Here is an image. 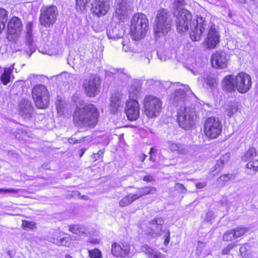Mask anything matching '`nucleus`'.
<instances>
[{"label":"nucleus","instance_id":"nucleus-1","mask_svg":"<svg viewBox=\"0 0 258 258\" xmlns=\"http://www.w3.org/2000/svg\"><path fill=\"white\" fill-rule=\"evenodd\" d=\"M192 15L186 9H181L179 12L176 20L177 30L179 32H184L190 29V37L192 41H199L204 31L207 28L208 23L205 18L198 17L191 21Z\"/></svg>","mask_w":258,"mask_h":258},{"label":"nucleus","instance_id":"nucleus-2","mask_svg":"<svg viewBox=\"0 0 258 258\" xmlns=\"http://www.w3.org/2000/svg\"><path fill=\"white\" fill-rule=\"evenodd\" d=\"M99 117L98 109L93 104L77 107L73 114L74 123L81 127L94 128Z\"/></svg>","mask_w":258,"mask_h":258},{"label":"nucleus","instance_id":"nucleus-3","mask_svg":"<svg viewBox=\"0 0 258 258\" xmlns=\"http://www.w3.org/2000/svg\"><path fill=\"white\" fill-rule=\"evenodd\" d=\"M148 28V20L145 15L137 13L134 15L130 26L131 34L134 40H139L146 35Z\"/></svg>","mask_w":258,"mask_h":258},{"label":"nucleus","instance_id":"nucleus-4","mask_svg":"<svg viewBox=\"0 0 258 258\" xmlns=\"http://www.w3.org/2000/svg\"><path fill=\"white\" fill-rule=\"evenodd\" d=\"M171 16L165 9L158 11L154 26L155 37L159 38L167 34L171 29Z\"/></svg>","mask_w":258,"mask_h":258},{"label":"nucleus","instance_id":"nucleus-5","mask_svg":"<svg viewBox=\"0 0 258 258\" xmlns=\"http://www.w3.org/2000/svg\"><path fill=\"white\" fill-rule=\"evenodd\" d=\"M177 110V120L179 126L184 130L190 129L196 122L197 115L192 104L181 107Z\"/></svg>","mask_w":258,"mask_h":258},{"label":"nucleus","instance_id":"nucleus-6","mask_svg":"<svg viewBox=\"0 0 258 258\" xmlns=\"http://www.w3.org/2000/svg\"><path fill=\"white\" fill-rule=\"evenodd\" d=\"M190 96H195L188 86H182V88L177 89L172 98V103L178 108L190 105Z\"/></svg>","mask_w":258,"mask_h":258},{"label":"nucleus","instance_id":"nucleus-7","mask_svg":"<svg viewBox=\"0 0 258 258\" xmlns=\"http://www.w3.org/2000/svg\"><path fill=\"white\" fill-rule=\"evenodd\" d=\"M58 11L56 6H42L39 18L40 24L45 28L52 26L56 21Z\"/></svg>","mask_w":258,"mask_h":258},{"label":"nucleus","instance_id":"nucleus-8","mask_svg":"<svg viewBox=\"0 0 258 258\" xmlns=\"http://www.w3.org/2000/svg\"><path fill=\"white\" fill-rule=\"evenodd\" d=\"M162 101L153 95H146L144 100L145 113L149 118L159 115L162 108Z\"/></svg>","mask_w":258,"mask_h":258},{"label":"nucleus","instance_id":"nucleus-9","mask_svg":"<svg viewBox=\"0 0 258 258\" xmlns=\"http://www.w3.org/2000/svg\"><path fill=\"white\" fill-rule=\"evenodd\" d=\"M32 95L37 108L44 109L48 106V92L44 85H38L34 86L32 91Z\"/></svg>","mask_w":258,"mask_h":258},{"label":"nucleus","instance_id":"nucleus-10","mask_svg":"<svg viewBox=\"0 0 258 258\" xmlns=\"http://www.w3.org/2000/svg\"><path fill=\"white\" fill-rule=\"evenodd\" d=\"M222 129V123L217 117H208L204 122V132L205 135L210 139L217 138L221 134Z\"/></svg>","mask_w":258,"mask_h":258},{"label":"nucleus","instance_id":"nucleus-11","mask_svg":"<svg viewBox=\"0 0 258 258\" xmlns=\"http://www.w3.org/2000/svg\"><path fill=\"white\" fill-rule=\"evenodd\" d=\"M100 84V78L95 75H91L86 78L83 82V88L86 95L89 97L95 96L99 92Z\"/></svg>","mask_w":258,"mask_h":258},{"label":"nucleus","instance_id":"nucleus-12","mask_svg":"<svg viewBox=\"0 0 258 258\" xmlns=\"http://www.w3.org/2000/svg\"><path fill=\"white\" fill-rule=\"evenodd\" d=\"M236 88L241 93H246L251 86L250 76L245 73H239L235 76Z\"/></svg>","mask_w":258,"mask_h":258},{"label":"nucleus","instance_id":"nucleus-13","mask_svg":"<svg viewBox=\"0 0 258 258\" xmlns=\"http://www.w3.org/2000/svg\"><path fill=\"white\" fill-rule=\"evenodd\" d=\"M125 113L130 120H136L140 116V105L136 99H131L126 102Z\"/></svg>","mask_w":258,"mask_h":258},{"label":"nucleus","instance_id":"nucleus-14","mask_svg":"<svg viewBox=\"0 0 258 258\" xmlns=\"http://www.w3.org/2000/svg\"><path fill=\"white\" fill-rule=\"evenodd\" d=\"M130 249L131 245L127 242H123L121 243L113 242L111 245V253L114 256L116 257H129Z\"/></svg>","mask_w":258,"mask_h":258},{"label":"nucleus","instance_id":"nucleus-15","mask_svg":"<svg viewBox=\"0 0 258 258\" xmlns=\"http://www.w3.org/2000/svg\"><path fill=\"white\" fill-rule=\"evenodd\" d=\"M220 34L217 27L214 24L210 27L208 35L205 42L207 47L209 48H214L220 42Z\"/></svg>","mask_w":258,"mask_h":258},{"label":"nucleus","instance_id":"nucleus-16","mask_svg":"<svg viewBox=\"0 0 258 258\" xmlns=\"http://www.w3.org/2000/svg\"><path fill=\"white\" fill-rule=\"evenodd\" d=\"M257 156V151L255 148L251 147L249 149L243 157V160L245 161H248L246 164L247 168L252 169L253 171L252 174L256 172L258 169V159H254Z\"/></svg>","mask_w":258,"mask_h":258},{"label":"nucleus","instance_id":"nucleus-17","mask_svg":"<svg viewBox=\"0 0 258 258\" xmlns=\"http://www.w3.org/2000/svg\"><path fill=\"white\" fill-rule=\"evenodd\" d=\"M123 95L120 93H115L110 98L109 111L116 114L120 111L123 105Z\"/></svg>","mask_w":258,"mask_h":258},{"label":"nucleus","instance_id":"nucleus-18","mask_svg":"<svg viewBox=\"0 0 258 258\" xmlns=\"http://www.w3.org/2000/svg\"><path fill=\"white\" fill-rule=\"evenodd\" d=\"M23 29L21 20L17 17H13L8 24V33L18 37Z\"/></svg>","mask_w":258,"mask_h":258},{"label":"nucleus","instance_id":"nucleus-19","mask_svg":"<svg viewBox=\"0 0 258 258\" xmlns=\"http://www.w3.org/2000/svg\"><path fill=\"white\" fill-rule=\"evenodd\" d=\"M108 0H95L92 3L91 11L98 16L105 15L109 8Z\"/></svg>","mask_w":258,"mask_h":258},{"label":"nucleus","instance_id":"nucleus-20","mask_svg":"<svg viewBox=\"0 0 258 258\" xmlns=\"http://www.w3.org/2000/svg\"><path fill=\"white\" fill-rule=\"evenodd\" d=\"M228 59L224 51H217L212 54L211 63L216 68L223 69L226 67Z\"/></svg>","mask_w":258,"mask_h":258},{"label":"nucleus","instance_id":"nucleus-21","mask_svg":"<svg viewBox=\"0 0 258 258\" xmlns=\"http://www.w3.org/2000/svg\"><path fill=\"white\" fill-rule=\"evenodd\" d=\"M164 221L161 218H156L150 222L151 231L149 233L153 237H156L161 235L163 232Z\"/></svg>","mask_w":258,"mask_h":258},{"label":"nucleus","instance_id":"nucleus-22","mask_svg":"<svg viewBox=\"0 0 258 258\" xmlns=\"http://www.w3.org/2000/svg\"><path fill=\"white\" fill-rule=\"evenodd\" d=\"M19 114L24 118H29L33 112V107L30 101L23 99L19 103Z\"/></svg>","mask_w":258,"mask_h":258},{"label":"nucleus","instance_id":"nucleus-23","mask_svg":"<svg viewBox=\"0 0 258 258\" xmlns=\"http://www.w3.org/2000/svg\"><path fill=\"white\" fill-rule=\"evenodd\" d=\"M222 86L223 90L228 92H232L235 90V76L232 75L226 76L223 80Z\"/></svg>","mask_w":258,"mask_h":258},{"label":"nucleus","instance_id":"nucleus-24","mask_svg":"<svg viewBox=\"0 0 258 258\" xmlns=\"http://www.w3.org/2000/svg\"><path fill=\"white\" fill-rule=\"evenodd\" d=\"M157 189L155 187L145 186L143 187L138 188V191L136 193L133 194L136 200L138 199L147 195L155 194Z\"/></svg>","mask_w":258,"mask_h":258},{"label":"nucleus","instance_id":"nucleus-25","mask_svg":"<svg viewBox=\"0 0 258 258\" xmlns=\"http://www.w3.org/2000/svg\"><path fill=\"white\" fill-rule=\"evenodd\" d=\"M128 9L129 6L125 2H122L116 7L115 16L118 19H121L127 14Z\"/></svg>","mask_w":258,"mask_h":258},{"label":"nucleus","instance_id":"nucleus-26","mask_svg":"<svg viewBox=\"0 0 258 258\" xmlns=\"http://www.w3.org/2000/svg\"><path fill=\"white\" fill-rule=\"evenodd\" d=\"M33 23L28 22L25 27V41L28 45H31L33 43Z\"/></svg>","mask_w":258,"mask_h":258},{"label":"nucleus","instance_id":"nucleus-27","mask_svg":"<svg viewBox=\"0 0 258 258\" xmlns=\"http://www.w3.org/2000/svg\"><path fill=\"white\" fill-rule=\"evenodd\" d=\"M4 71L0 76V79L4 85H7L11 80V76L13 73V67L5 68Z\"/></svg>","mask_w":258,"mask_h":258},{"label":"nucleus","instance_id":"nucleus-28","mask_svg":"<svg viewBox=\"0 0 258 258\" xmlns=\"http://www.w3.org/2000/svg\"><path fill=\"white\" fill-rule=\"evenodd\" d=\"M123 32L122 29L115 27L107 31V35L109 39H116L122 37Z\"/></svg>","mask_w":258,"mask_h":258},{"label":"nucleus","instance_id":"nucleus-29","mask_svg":"<svg viewBox=\"0 0 258 258\" xmlns=\"http://www.w3.org/2000/svg\"><path fill=\"white\" fill-rule=\"evenodd\" d=\"M141 91V86L138 83L132 84L129 91L130 97L135 99L137 98Z\"/></svg>","mask_w":258,"mask_h":258},{"label":"nucleus","instance_id":"nucleus-30","mask_svg":"<svg viewBox=\"0 0 258 258\" xmlns=\"http://www.w3.org/2000/svg\"><path fill=\"white\" fill-rule=\"evenodd\" d=\"M230 156V154L229 153L223 155L220 159L217 161L216 164L215 165V170L220 171L223 165L228 161Z\"/></svg>","mask_w":258,"mask_h":258},{"label":"nucleus","instance_id":"nucleus-31","mask_svg":"<svg viewBox=\"0 0 258 258\" xmlns=\"http://www.w3.org/2000/svg\"><path fill=\"white\" fill-rule=\"evenodd\" d=\"M8 20V12L4 9H0V33L5 28Z\"/></svg>","mask_w":258,"mask_h":258},{"label":"nucleus","instance_id":"nucleus-32","mask_svg":"<svg viewBox=\"0 0 258 258\" xmlns=\"http://www.w3.org/2000/svg\"><path fill=\"white\" fill-rule=\"evenodd\" d=\"M136 200L133 194H128L119 201V205L121 207L127 206Z\"/></svg>","mask_w":258,"mask_h":258},{"label":"nucleus","instance_id":"nucleus-33","mask_svg":"<svg viewBox=\"0 0 258 258\" xmlns=\"http://www.w3.org/2000/svg\"><path fill=\"white\" fill-rule=\"evenodd\" d=\"M48 241L52 242L53 243H55L57 245H63V246H67L69 244V239L68 238H60V239H58L57 238H53L49 237L48 238Z\"/></svg>","mask_w":258,"mask_h":258},{"label":"nucleus","instance_id":"nucleus-34","mask_svg":"<svg viewBox=\"0 0 258 258\" xmlns=\"http://www.w3.org/2000/svg\"><path fill=\"white\" fill-rule=\"evenodd\" d=\"M205 81L209 87L212 89L216 87L218 85L217 78L214 75H208L205 78Z\"/></svg>","mask_w":258,"mask_h":258},{"label":"nucleus","instance_id":"nucleus-35","mask_svg":"<svg viewBox=\"0 0 258 258\" xmlns=\"http://www.w3.org/2000/svg\"><path fill=\"white\" fill-rule=\"evenodd\" d=\"M146 85L147 87H149L151 88V89H161L163 86L160 81L158 80H154L153 79L147 80L146 83Z\"/></svg>","mask_w":258,"mask_h":258},{"label":"nucleus","instance_id":"nucleus-36","mask_svg":"<svg viewBox=\"0 0 258 258\" xmlns=\"http://www.w3.org/2000/svg\"><path fill=\"white\" fill-rule=\"evenodd\" d=\"M177 148H178L176 151L177 154L178 155H183L187 154L189 152V149L190 148L189 146L181 143L179 144Z\"/></svg>","mask_w":258,"mask_h":258},{"label":"nucleus","instance_id":"nucleus-37","mask_svg":"<svg viewBox=\"0 0 258 258\" xmlns=\"http://www.w3.org/2000/svg\"><path fill=\"white\" fill-rule=\"evenodd\" d=\"M76 1L77 11L78 12L82 13L85 10V7L90 0H76Z\"/></svg>","mask_w":258,"mask_h":258},{"label":"nucleus","instance_id":"nucleus-38","mask_svg":"<svg viewBox=\"0 0 258 258\" xmlns=\"http://www.w3.org/2000/svg\"><path fill=\"white\" fill-rule=\"evenodd\" d=\"M147 244H144L140 247V251L144 252L148 257L155 250Z\"/></svg>","mask_w":258,"mask_h":258},{"label":"nucleus","instance_id":"nucleus-39","mask_svg":"<svg viewBox=\"0 0 258 258\" xmlns=\"http://www.w3.org/2000/svg\"><path fill=\"white\" fill-rule=\"evenodd\" d=\"M69 230L73 233L79 235L84 234L83 231L81 230V227L79 225H74L69 226Z\"/></svg>","mask_w":258,"mask_h":258},{"label":"nucleus","instance_id":"nucleus-40","mask_svg":"<svg viewBox=\"0 0 258 258\" xmlns=\"http://www.w3.org/2000/svg\"><path fill=\"white\" fill-rule=\"evenodd\" d=\"M234 231L233 229L227 230L224 234L223 236V239L224 241H230L234 239H235L234 235Z\"/></svg>","mask_w":258,"mask_h":258},{"label":"nucleus","instance_id":"nucleus-41","mask_svg":"<svg viewBox=\"0 0 258 258\" xmlns=\"http://www.w3.org/2000/svg\"><path fill=\"white\" fill-rule=\"evenodd\" d=\"M233 230L234 231L233 234L235 238H238L244 235V233L247 231V229L244 227H237L233 229Z\"/></svg>","mask_w":258,"mask_h":258},{"label":"nucleus","instance_id":"nucleus-42","mask_svg":"<svg viewBox=\"0 0 258 258\" xmlns=\"http://www.w3.org/2000/svg\"><path fill=\"white\" fill-rule=\"evenodd\" d=\"M238 109V106L236 103H232L230 105L229 108L227 110V115L231 117L234 115Z\"/></svg>","mask_w":258,"mask_h":258},{"label":"nucleus","instance_id":"nucleus-43","mask_svg":"<svg viewBox=\"0 0 258 258\" xmlns=\"http://www.w3.org/2000/svg\"><path fill=\"white\" fill-rule=\"evenodd\" d=\"M22 227L26 229L27 228L33 229L35 228V223L32 221H29L25 220H22Z\"/></svg>","mask_w":258,"mask_h":258},{"label":"nucleus","instance_id":"nucleus-44","mask_svg":"<svg viewBox=\"0 0 258 258\" xmlns=\"http://www.w3.org/2000/svg\"><path fill=\"white\" fill-rule=\"evenodd\" d=\"M89 256L91 258H101V252L100 250L98 249L95 248L93 250H89Z\"/></svg>","mask_w":258,"mask_h":258},{"label":"nucleus","instance_id":"nucleus-45","mask_svg":"<svg viewBox=\"0 0 258 258\" xmlns=\"http://www.w3.org/2000/svg\"><path fill=\"white\" fill-rule=\"evenodd\" d=\"M233 175L231 174H226L220 176L217 179L219 183L225 182L229 181L232 177Z\"/></svg>","mask_w":258,"mask_h":258},{"label":"nucleus","instance_id":"nucleus-46","mask_svg":"<svg viewBox=\"0 0 258 258\" xmlns=\"http://www.w3.org/2000/svg\"><path fill=\"white\" fill-rule=\"evenodd\" d=\"M179 143H174L172 141H167L166 146L172 151L176 152Z\"/></svg>","mask_w":258,"mask_h":258},{"label":"nucleus","instance_id":"nucleus-47","mask_svg":"<svg viewBox=\"0 0 258 258\" xmlns=\"http://www.w3.org/2000/svg\"><path fill=\"white\" fill-rule=\"evenodd\" d=\"M214 218V213L212 211L208 212L204 218V222L207 224H212V221Z\"/></svg>","mask_w":258,"mask_h":258},{"label":"nucleus","instance_id":"nucleus-48","mask_svg":"<svg viewBox=\"0 0 258 258\" xmlns=\"http://www.w3.org/2000/svg\"><path fill=\"white\" fill-rule=\"evenodd\" d=\"M64 103L63 101L58 100L56 102V109L59 113H62L63 111V109L64 108Z\"/></svg>","mask_w":258,"mask_h":258},{"label":"nucleus","instance_id":"nucleus-49","mask_svg":"<svg viewBox=\"0 0 258 258\" xmlns=\"http://www.w3.org/2000/svg\"><path fill=\"white\" fill-rule=\"evenodd\" d=\"M174 188L176 190L180 192L181 193H185L187 190L184 185L180 183H176L175 184Z\"/></svg>","mask_w":258,"mask_h":258},{"label":"nucleus","instance_id":"nucleus-50","mask_svg":"<svg viewBox=\"0 0 258 258\" xmlns=\"http://www.w3.org/2000/svg\"><path fill=\"white\" fill-rule=\"evenodd\" d=\"M184 5V0H175L173 3V7L175 9H181Z\"/></svg>","mask_w":258,"mask_h":258},{"label":"nucleus","instance_id":"nucleus-51","mask_svg":"<svg viewBox=\"0 0 258 258\" xmlns=\"http://www.w3.org/2000/svg\"><path fill=\"white\" fill-rule=\"evenodd\" d=\"M148 258H164V256L162 253L155 250Z\"/></svg>","mask_w":258,"mask_h":258},{"label":"nucleus","instance_id":"nucleus-52","mask_svg":"<svg viewBox=\"0 0 258 258\" xmlns=\"http://www.w3.org/2000/svg\"><path fill=\"white\" fill-rule=\"evenodd\" d=\"M21 190V189H14V188H10V189H4L0 188V192H11L13 194H17L20 192Z\"/></svg>","mask_w":258,"mask_h":258},{"label":"nucleus","instance_id":"nucleus-53","mask_svg":"<svg viewBox=\"0 0 258 258\" xmlns=\"http://www.w3.org/2000/svg\"><path fill=\"white\" fill-rule=\"evenodd\" d=\"M236 246L234 243H231L228 245L226 247H225L222 250L223 254H228L231 249H232L234 247Z\"/></svg>","mask_w":258,"mask_h":258},{"label":"nucleus","instance_id":"nucleus-54","mask_svg":"<svg viewBox=\"0 0 258 258\" xmlns=\"http://www.w3.org/2000/svg\"><path fill=\"white\" fill-rule=\"evenodd\" d=\"M104 153V151L102 150H99L97 153L93 154L92 156V158L94 159V161L99 159L101 158L102 155Z\"/></svg>","mask_w":258,"mask_h":258},{"label":"nucleus","instance_id":"nucleus-55","mask_svg":"<svg viewBox=\"0 0 258 258\" xmlns=\"http://www.w3.org/2000/svg\"><path fill=\"white\" fill-rule=\"evenodd\" d=\"M122 49L125 52H127L130 51L131 47L128 45V41L127 40L123 41L122 42Z\"/></svg>","mask_w":258,"mask_h":258},{"label":"nucleus","instance_id":"nucleus-56","mask_svg":"<svg viewBox=\"0 0 258 258\" xmlns=\"http://www.w3.org/2000/svg\"><path fill=\"white\" fill-rule=\"evenodd\" d=\"M83 140H84L83 138L80 139L78 140V139H76L75 138L72 137L71 138H70L68 140V142L70 144H74L81 143V142H82L83 141Z\"/></svg>","mask_w":258,"mask_h":258},{"label":"nucleus","instance_id":"nucleus-57","mask_svg":"<svg viewBox=\"0 0 258 258\" xmlns=\"http://www.w3.org/2000/svg\"><path fill=\"white\" fill-rule=\"evenodd\" d=\"M165 236L166 237L165 240H164V244L165 245H167L169 241H170V232L169 230L167 231L166 232V233H165Z\"/></svg>","mask_w":258,"mask_h":258},{"label":"nucleus","instance_id":"nucleus-58","mask_svg":"<svg viewBox=\"0 0 258 258\" xmlns=\"http://www.w3.org/2000/svg\"><path fill=\"white\" fill-rule=\"evenodd\" d=\"M207 186V182L205 181L200 182L196 183V186L198 189L203 188Z\"/></svg>","mask_w":258,"mask_h":258},{"label":"nucleus","instance_id":"nucleus-59","mask_svg":"<svg viewBox=\"0 0 258 258\" xmlns=\"http://www.w3.org/2000/svg\"><path fill=\"white\" fill-rule=\"evenodd\" d=\"M143 180L147 182H153L154 181V179L151 175H146L144 177Z\"/></svg>","mask_w":258,"mask_h":258},{"label":"nucleus","instance_id":"nucleus-60","mask_svg":"<svg viewBox=\"0 0 258 258\" xmlns=\"http://www.w3.org/2000/svg\"><path fill=\"white\" fill-rule=\"evenodd\" d=\"M247 251V248L246 245H243L239 248V252L242 255H245L246 251Z\"/></svg>","mask_w":258,"mask_h":258},{"label":"nucleus","instance_id":"nucleus-61","mask_svg":"<svg viewBox=\"0 0 258 258\" xmlns=\"http://www.w3.org/2000/svg\"><path fill=\"white\" fill-rule=\"evenodd\" d=\"M59 233L58 232H54L52 236H48L47 238V240L48 241V238L49 237H53V238H57L58 239H60V236H59Z\"/></svg>","mask_w":258,"mask_h":258},{"label":"nucleus","instance_id":"nucleus-62","mask_svg":"<svg viewBox=\"0 0 258 258\" xmlns=\"http://www.w3.org/2000/svg\"><path fill=\"white\" fill-rule=\"evenodd\" d=\"M147 156L144 154H141L139 156V158L140 161L143 162L146 159Z\"/></svg>","mask_w":258,"mask_h":258},{"label":"nucleus","instance_id":"nucleus-63","mask_svg":"<svg viewBox=\"0 0 258 258\" xmlns=\"http://www.w3.org/2000/svg\"><path fill=\"white\" fill-rule=\"evenodd\" d=\"M86 149H82L79 151L80 152V157H81L85 152Z\"/></svg>","mask_w":258,"mask_h":258},{"label":"nucleus","instance_id":"nucleus-64","mask_svg":"<svg viewBox=\"0 0 258 258\" xmlns=\"http://www.w3.org/2000/svg\"><path fill=\"white\" fill-rule=\"evenodd\" d=\"M65 258H73L70 254H67L65 256Z\"/></svg>","mask_w":258,"mask_h":258}]
</instances>
